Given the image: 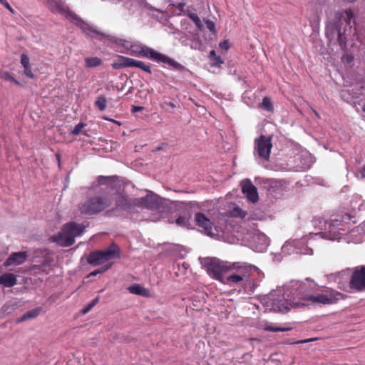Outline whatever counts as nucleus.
<instances>
[{"instance_id":"49","label":"nucleus","mask_w":365,"mask_h":365,"mask_svg":"<svg viewBox=\"0 0 365 365\" xmlns=\"http://www.w3.org/2000/svg\"><path fill=\"white\" fill-rule=\"evenodd\" d=\"M169 105H170V106H171L172 108H175V105L173 103H170Z\"/></svg>"},{"instance_id":"45","label":"nucleus","mask_w":365,"mask_h":365,"mask_svg":"<svg viewBox=\"0 0 365 365\" xmlns=\"http://www.w3.org/2000/svg\"><path fill=\"white\" fill-rule=\"evenodd\" d=\"M143 109L142 107H140V106H133V111H138V110H141Z\"/></svg>"},{"instance_id":"2","label":"nucleus","mask_w":365,"mask_h":365,"mask_svg":"<svg viewBox=\"0 0 365 365\" xmlns=\"http://www.w3.org/2000/svg\"><path fill=\"white\" fill-rule=\"evenodd\" d=\"M255 270V267L242 262H229L225 283L226 284H245Z\"/></svg>"},{"instance_id":"43","label":"nucleus","mask_w":365,"mask_h":365,"mask_svg":"<svg viewBox=\"0 0 365 365\" xmlns=\"http://www.w3.org/2000/svg\"><path fill=\"white\" fill-rule=\"evenodd\" d=\"M360 173L363 178H365V165L361 168Z\"/></svg>"},{"instance_id":"23","label":"nucleus","mask_w":365,"mask_h":365,"mask_svg":"<svg viewBox=\"0 0 365 365\" xmlns=\"http://www.w3.org/2000/svg\"><path fill=\"white\" fill-rule=\"evenodd\" d=\"M39 313H40L39 308H36L32 310H30V311L26 312L25 314H24L22 315V317L17 320V322L20 323V322H22L24 321H26V320H28L30 319L36 318L37 316H38Z\"/></svg>"},{"instance_id":"48","label":"nucleus","mask_w":365,"mask_h":365,"mask_svg":"<svg viewBox=\"0 0 365 365\" xmlns=\"http://www.w3.org/2000/svg\"><path fill=\"white\" fill-rule=\"evenodd\" d=\"M87 307H88V309H91H91H93V307L91 303H89V304L87 305Z\"/></svg>"},{"instance_id":"33","label":"nucleus","mask_w":365,"mask_h":365,"mask_svg":"<svg viewBox=\"0 0 365 365\" xmlns=\"http://www.w3.org/2000/svg\"><path fill=\"white\" fill-rule=\"evenodd\" d=\"M111 266H112V264H107V265H106L104 267H103L101 269L93 271L92 272L90 273L89 275L90 276H96L98 274L103 273L106 271H107L108 269H109L111 267Z\"/></svg>"},{"instance_id":"16","label":"nucleus","mask_w":365,"mask_h":365,"mask_svg":"<svg viewBox=\"0 0 365 365\" xmlns=\"http://www.w3.org/2000/svg\"><path fill=\"white\" fill-rule=\"evenodd\" d=\"M17 284L16 276L13 273H4L0 275V285L5 287H12Z\"/></svg>"},{"instance_id":"9","label":"nucleus","mask_w":365,"mask_h":365,"mask_svg":"<svg viewBox=\"0 0 365 365\" xmlns=\"http://www.w3.org/2000/svg\"><path fill=\"white\" fill-rule=\"evenodd\" d=\"M272 148V137L261 135L255 140V150L259 158L264 160H269Z\"/></svg>"},{"instance_id":"6","label":"nucleus","mask_w":365,"mask_h":365,"mask_svg":"<svg viewBox=\"0 0 365 365\" xmlns=\"http://www.w3.org/2000/svg\"><path fill=\"white\" fill-rule=\"evenodd\" d=\"M229 262L217 257H205L202 264L210 276L224 284Z\"/></svg>"},{"instance_id":"11","label":"nucleus","mask_w":365,"mask_h":365,"mask_svg":"<svg viewBox=\"0 0 365 365\" xmlns=\"http://www.w3.org/2000/svg\"><path fill=\"white\" fill-rule=\"evenodd\" d=\"M351 284L352 292L365 291V266L360 265L354 268L351 273Z\"/></svg>"},{"instance_id":"3","label":"nucleus","mask_w":365,"mask_h":365,"mask_svg":"<svg viewBox=\"0 0 365 365\" xmlns=\"http://www.w3.org/2000/svg\"><path fill=\"white\" fill-rule=\"evenodd\" d=\"M86 227V225L75 222L66 223L61 232L50 237V241L63 247H70L74 244L76 237L83 233Z\"/></svg>"},{"instance_id":"4","label":"nucleus","mask_w":365,"mask_h":365,"mask_svg":"<svg viewBox=\"0 0 365 365\" xmlns=\"http://www.w3.org/2000/svg\"><path fill=\"white\" fill-rule=\"evenodd\" d=\"M111 204L112 199L108 195H96L81 201L78 209L82 215H96L110 207Z\"/></svg>"},{"instance_id":"26","label":"nucleus","mask_w":365,"mask_h":365,"mask_svg":"<svg viewBox=\"0 0 365 365\" xmlns=\"http://www.w3.org/2000/svg\"><path fill=\"white\" fill-rule=\"evenodd\" d=\"M95 106L101 111L104 110L106 108L107 101L105 96L101 95L98 96L96 101H95Z\"/></svg>"},{"instance_id":"36","label":"nucleus","mask_w":365,"mask_h":365,"mask_svg":"<svg viewBox=\"0 0 365 365\" xmlns=\"http://www.w3.org/2000/svg\"><path fill=\"white\" fill-rule=\"evenodd\" d=\"M24 73L27 76L29 77V78H34L35 77V75L33 73L32 71H31V66H28V67H24Z\"/></svg>"},{"instance_id":"25","label":"nucleus","mask_w":365,"mask_h":365,"mask_svg":"<svg viewBox=\"0 0 365 365\" xmlns=\"http://www.w3.org/2000/svg\"><path fill=\"white\" fill-rule=\"evenodd\" d=\"M209 58L212 61V66H220V65L223 63V61L222 60L221 57L217 56L214 50H212L210 52Z\"/></svg>"},{"instance_id":"14","label":"nucleus","mask_w":365,"mask_h":365,"mask_svg":"<svg viewBox=\"0 0 365 365\" xmlns=\"http://www.w3.org/2000/svg\"><path fill=\"white\" fill-rule=\"evenodd\" d=\"M337 35V41L339 44L340 45L342 49L345 48L346 46V40L347 35L346 34V30L343 32L341 29L339 28L337 25H333L331 26H328L326 29V35L329 38H334L335 35Z\"/></svg>"},{"instance_id":"27","label":"nucleus","mask_w":365,"mask_h":365,"mask_svg":"<svg viewBox=\"0 0 365 365\" xmlns=\"http://www.w3.org/2000/svg\"><path fill=\"white\" fill-rule=\"evenodd\" d=\"M259 106L267 111H272L274 109L273 105L268 97L263 98L262 102L260 103Z\"/></svg>"},{"instance_id":"21","label":"nucleus","mask_w":365,"mask_h":365,"mask_svg":"<svg viewBox=\"0 0 365 365\" xmlns=\"http://www.w3.org/2000/svg\"><path fill=\"white\" fill-rule=\"evenodd\" d=\"M102 63V59L98 57H87L85 58V67L87 68L98 67Z\"/></svg>"},{"instance_id":"32","label":"nucleus","mask_w":365,"mask_h":365,"mask_svg":"<svg viewBox=\"0 0 365 365\" xmlns=\"http://www.w3.org/2000/svg\"><path fill=\"white\" fill-rule=\"evenodd\" d=\"M188 16L198 28L201 27V21L197 14L190 13L188 14Z\"/></svg>"},{"instance_id":"53","label":"nucleus","mask_w":365,"mask_h":365,"mask_svg":"<svg viewBox=\"0 0 365 365\" xmlns=\"http://www.w3.org/2000/svg\"><path fill=\"white\" fill-rule=\"evenodd\" d=\"M4 0H0V3L1 4Z\"/></svg>"},{"instance_id":"47","label":"nucleus","mask_w":365,"mask_h":365,"mask_svg":"<svg viewBox=\"0 0 365 365\" xmlns=\"http://www.w3.org/2000/svg\"><path fill=\"white\" fill-rule=\"evenodd\" d=\"M89 311H91V309H88V307L86 306V307L83 309V314H86V313L88 312Z\"/></svg>"},{"instance_id":"50","label":"nucleus","mask_w":365,"mask_h":365,"mask_svg":"<svg viewBox=\"0 0 365 365\" xmlns=\"http://www.w3.org/2000/svg\"><path fill=\"white\" fill-rule=\"evenodd\" d=\"M53 1L55 2V4H56V5H58V3L60 2V0H53Z\"/></svg>"},{"instance_id":"28","label":"nucleus","mask_w":365,"mask_h":365,"mask_svg":"<svg viewBox=\"0 0 365 365\" xmlns=\"http://www.w3.org/2000/svg\"><path fill=\"white\" fill-rule=\"evenodd\" d=\"M116 176H98L97 181L100 185H107L110 182H114Z\"/></svg>"},{"instance_id":"39","label":"nucleus","mask_w":365,"mask_h":365,"mask_svg":"<svg viewBox=\"0 0 365 365\" xmlns=\"http://www.w3.org/2000/svg\"><path fill=\"white\" fill-rule=\"evenodd\" d=\"M1 4H3L10 12H11L12 14L14 13V10L6 0H4V1H3Z\"/></svg>"},{"instance_id":"35","label":"nucleus","mask_w":365,"mask_h":365,"mask_svg":"<svg viewBox=\"0 0 365 365\" xmlns=\"http://www.w3.org/2000/svg\"><path fill=\"white\" fill-rule=\"evenodd\" d=\"M21 63L24 68L28 67L30 66V60H29V56L26 54H25V53L21 54Z\"/></svg>"},{"instance_id":"29","label":"nucleus","mask_w":365,"mask_h":365,"mask_svg":"<svg viewBox=\"0 0 365 365\" xmlns=\"http://www.w3.org/2000/svg\"><path fill=\"white\" fill-rule=\"evenodd\" d=\"M1 78L5 81L13 82L14 83H15L17 86H21V83L18 80H16L14 77H13L10 73H9L7 71L3 72L1 74Z\"/></svg>"},{"instance_id":"1","label":"nucleus","mask_w":365,"mask_h":365,"mask_svg":"<svg viewBox=\"0 0 365 365\" xmlns=\"http://www.w3.org/2000/svg\"><path fill=\"white\" fill-rule=\"evenodd\" d=\"M317 284L314 281L306 279L304 282H296L287 299L284 297L272 300V309L286 313L291 309H299L310 305H330L345 299L346 296L331 288H326L314 293Z\"/></svg>"},{"instance_id":"41","label":"nucleus","mask_w":365,"mask_h":365,"mask_svg":"<svg viewBox=\"0 0 365 365\" xmlns=\"http://www.w3.org/2000/svg\"><path fill=\"white\" fill-rule=\"evenodd\" d=\"M185 6V2H180L177 6L176 7L181 11H183L184 8Z\"/></svg>"},{"instance_id":"22","label":"nucleus","mask_w":365,"mask_h":365,"mask_svg":"<svg viewBox=\"0 0 365 365\" xmlns=\"http://www.w3.org/2000/svg\"><path fill=\"white\" fill-rule=\"evenodd\" d=\"M312 225L315 227H318L319 230H326L327 226L330 227V223H327V222L323 218L320 217H316L312 220Z\"/></svg>"},{"instance_id":"38","label":"nucleus","mask_w":365,"mask_h":365,"mask_svg":"<svg viewBox=\"0 0 365 365\" xmlns=\"http://www.w3.org/2000/svg\"><path fill=\"white\" fill-rule=\"evenodd\" d=\"M220 47L222 49H224L225 51L228 50L230 48V43L228 40H224L222 42L220 43Z\"/></svg>"},{"instance_id":"46","label":"nucleus","mask_w":365,"mask_h":365,"mask_svg":"<svg viewBox=\"0 0 365 365\" xmlns=\"http://www.w3.org/2000/svg\"><path fill=\"white\" fill-rule=\"evenodd\" d=\"M56 159H57V160L58 162V165H60V164H61V154L59 153H56Z\"/></svg>"},{"instance_id":"17","label":"nucleus","mask_w":365,"mask_h":365,"mask_svg":"<svg viewBox=\"0 0 365 365\" xmlns=\"http://www.w3.org/2000/svg\"><path fill=\"white\" fill-rule=\"evenodd\" d=\"M115 208L117 210H127L131 207V202L128 198L121 193H118L115 197Z\"/></svg>"},{"instance_id":"18","label":"nucleus","mask_w":365,"mask_h":365,"mask_svg":"<svg viewBox=\"0 0 365 365\" xmlns=\"http://www.w3.org/2000/svg\"><path fill=\"white\" fill-rule=\"evenodd\" d=\"M131 58L118 55L117 60L114 61L111 66L113 69H120L127 67H131Z\"/></svg>"},{"instance_id":"13","label":"nucleus","mask_w":365,"mask_h":365,"mask_svg":"<svg viewBox=\"0 0 365 365\" xmlns=\"http://www.w3.org/2000/svg\"><path fill=\"white\" fill-rule=\"evenodd\" d=\"M242 192L247 199L252 202H257L259 200L257 187L252 183L250 179H245L241 182Z\"/></svg>"},{"instance_id":"31","label":"nucleus","mask_w":365,"mask_h":365,"mask_svg":"<svg viewBox=\"0 0 365 365\" xmlns=\"http://www.w3.org/2000/svg\"><path fill=\"white\" fill-rule=\"evenodd\" d=\"M346 14V24L349 26V30L351 29V26L350 25L351 19L354 18V13L351 9H346L344 11Z\"/></svg>"},{"instance_id":"51","label":"nucleus","mask_w":365,"mask_h":365,"mask_svg":"<svg viewBox=\"0 0 365 365\" xmlns=\"http://www.w3.org/2000/svg\"><path fill=\"white\" fill-rule=\"evenodd\" d=\"M363 111L365 112V103H364V106L363 107Z\"/></svg>"},{"instance_id":"42","label":"nucleus","mask_w":365,"mask_h":365,"mask_svg":"<svg viewBox=\"0 0 365 365\" xmlns=\"http://www.w3.org/2000/svg\"><path fill=\"white\" fill-rule=\"evenodd\" d=\"M99 302V297H96L95 299L92 300L91 302H90L93 307H95Z\"/></svg>"},{"instance_id":"7","label":"nucleus","mask_w":365,"mask_h":365,"mask_svg":"<svg viewBox=\"0 0 365 365\" xmlns=\"http://www.w3.org/2000/svg\"><path fill=\"white\" fill-rule=\"evenodd\" d=\"M137 56L146 57L158 63H163L168 64L171 68L180 72L187 70L184 66L181 65L174 59L148 47H140V50L137 54Z\"/></svg>"},{"instance_id":"44","label":"nucleus","mask_w":365,"mask_h":365,"mask_svg":"<svg viewBox=\"0 0 365 365\" xmlns=\"http://www.w3.org/2000/svg\"><path fill=\"white\" fill-rule=\"evenodd\" d=\"M139 50H140V48H136L135 50H134L133 48H132V50H131V54H135V55L137 56V54H138V53L139 52Z\"/></svg>"},{"instance_id":"19","label":"nucleus","mask_w":365,"mask_h":365,"mask_svg":"<svg viewBox=\"0 0 365 365\" xmlns=\"http://www.w3.org/2000/svg\"><path fill=\"white\" fill-rule=\"evenodd\" d=\"M128 290L130 293L142 296V297H150V292L148 289L144 288L138 284H133L128 287Z\"/></svg>"},{"instance_id":"20","label":"nucleus","mask_w":365,"mask_h":365,"mask_svg":"<svg viewBox=\"0 0 365 365\" xmlns=\"http://www.w3.org/2000/svg\"><path fill=\"white\" fill-rule=\"evenodd\" d=\"M190 213L189 210L184 211L176 220L175 223L180 227H187L190 225Z\"/></svg>"},{"instance_id":"52","label":"nucleus","mask_w":365,"mask_h":365,"mask_svg":"<svg viewBox=\"0 0 365 365\" xmlns=\"http://www.w3.org/2000/svg\"><path fill=\"white\" fill-rule=\"evenodd\" d=\"M312 341V339H308V340H307L306 341Z\"/></svg>"},{"instance_id":"10","label":"nucleus","mask_w":365,"mask_h":365,"mask_svg":"<svg viewBox=\"0 0 365 365\" xmlns=\"http://www.w3.org/2000/svg\"><path fill=\"white\" fill-rule=\"evenodd\" d=\"M195 225L200 230L208 236H214L217 234V227L204 213L197 212L195 215Z\"/></svg>"},{"instance_id":"12","label":"nucleus","mask_w":365,"mask_h":365,"mask_svg":"<svg viewBox=\"0 0 365 365\" xmlns=\"http://www.w3.org/2000/svg\"><path fill=\"white\" fill-rule=\"evenodd\" d=\"M134 204L147 209L155 210L160 207L162 201L158 195L149 191L146 196L136 198Z\"/></svg>"},{"instance_id":"15","label":"nucleus","mask_w":365,"mask_h":365,"mask_svg":"<svg viewBox=\"0 0 365 365\" xmlns=\"http://www.w3.org/2000/svg\"><path fill=\"white\" fill-rule=\"evenodd\" d=\"M28 257L26 252H13L4 262V267H7L11 265H20L24 263Z\"/></svg>"},{"instance_id":"37","label":"nucleus","mask_w":365,"mask_h":365,"mask_svg":"<svg viewBox=\"0 0 365 365\" xmlns=\"http://www.w3.org/2000/svg\"><path fill=\"white\" fill-rule=\"evenodd\" d=\"M66 17L69 19L73 20V21H81L79 17L74 14L73 12L68 11L66 14Z\"/></svg>"},{"instance_id":"40","label":"nucleus","mask_w":365,"mask_h":365,"mask_svg":"<svg viewBox=\"0 0 365 365\" xmlns=\"http://www.w3.org/2000/svg\"><path fill=\"white\" fill-rule=\"evenodd\" d=\"M206 26H207V28L210 31H214V29H215V24H214L212 21H207L206 22Z\"/></svg>"},{"instance_id":"8","label":"nucleus","mask_w":365,"mask_h":365,"mask_svg":"<svg viewBox=\"0 0 365 365\" xmlns=\"http://www.w3.org/2000/svg\"><path fill=\"white\" fill-rule=\"evenodd\" d=\"M352 270L346 269L337 273L331 274L330 279L337 284L338 288L346 292H352L351 284Z\"/></svg>"},{"instance_id":"5","label":"nucleus","mask_w":365,"mask_h":365,"mask_svg":"<svg viewBox=\"0 0 365 365\" xmlns=\"http://www.w3.org/2000/svg\"><path fill=\"white\" fill-rule=\"evenodd\" d=\"M120 257V250L119 247L116 244L112 243L105 250L90 252L87 257V262L92 266H98Z\"/></svg>"},{"instance_id":"34","label":"nucleus","mask_w":365,"mask_h":365,"mask_svg":"<svg viewBox=\"0 0 365 365\" xmlns=\"http://www.w3.org/2000/svg\"><path fill=\"white\" fill-rule=\"evenodd\" d=\"M86 126V124L85 123H79L78 124H77L74 129L71 131V134L73 135H78L81 132V130Z\"/></svg>"},{"instance_id":"24","label":"nucleus","mask_w":365,"mask_h":365,"mask_svg":"<svg viewBox=\"0 0 365 365\" xmlns=\"http://www.w3.org/2000/svg\"><path fill=\"white\" fill-rule=\"evenodd\" d=\"M131 67L139 68L148 73H152L150 66L149 65L144 63L143 61H140L133 58L131 60Z\"/></svg>"},{"instance_id":"30","label":"nucleus","mask_w":365,"mask_h":365,"mask_svg":"<svg viewBox=\"0 0 365 365\" xmlns=\"http://www.w3.org/2000/svg\"><path fill=\"white\" fill-rule=\"evenodd\" d=\"M264 329L266 331H274V332L286 331H289L291 329V328L280 327H277V326H274L272 324L266 325Z\"/></svg>"}]
</instances>
